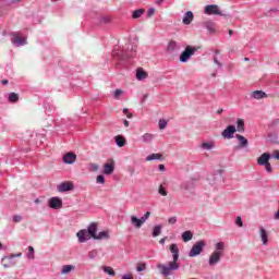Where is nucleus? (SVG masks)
Instances as JSON below:
<instances>
[{
    "label": "nucleus",
    "mask_w": 279,
    "mask_h": 279,
    "mask_svg": "<svg viewBox=\"0 0 279 279\" xmlns=\"http://www.w3.org/2000/svg\"><path fill=\"white\" fill-rule=\"evenodd\" d=\"M10 36L14 47H25V45H27V38L21 36V32H11Z\"/></svg>",
    "instance_id": "nucleus-6"
},
{
    "label": "nucleus",
    "mask_w": 279,
    "mask_h": 279,
    "mask_svg": "<svg viewBox=\"0 0 279 279\" xmlns=\"http://www.w3.org/2000/svg\"><path fill=\"white\" fill-rule=\"evenodd\" d=\"M97 184H106V177L104 174H100L96 178Z\"/></svg>",
    "instance_id": "nucleus-41"
},
{
    "label": "nucleus",
    "mask_w": 279,
    "mask_h": 279,
    "mask_svg": "<svg viewBox=\"0 0 279 279\" xmlns=\"http://www.w3.org/2000/svg\"><path fill=\"white\" fill-rule=\"evenodd\" d=\"M147 161L151 160H163L162 154H150L146 157Z\"/></svg>",
    "instance_id": "nucleus-29"
},
{
    "label": "nucleus",
    "mask_w": 279,
    "mask_h": 279,
    "mask_svg": "<svg viewBox=\"0 0 279 279\" xmlns=\"http://www.w3.org/2000/svg\"><path fill=\"white\" fill-rule=\"evenodd\" d=\"M235 130L241 133L245 132V121L243 119H238Z\"/></svg>",
    "instance_id": "nucleus-23"
},
{
    "label": "nucleus",
    "mask_w": 279,
    "mask_h": 279,
    "mask_svg": "<svg viewBox=\"0 0 279 279\" xmlns=\"http://www.w3.org/2000/svg\"><path fill=\"white\" fill-rule=\"evenodd\" d=\"M136 44L129 43L126 44L121 51H113V58H118V60L128 61L132 60L136 56Z\"/></svg>",
    "instance_id": "nucleus-2"
},
{
    "label": "nucleus",
    "mask_w": 279,
    "mask_h": 279,
    "mask_svg": "<svg viewBox=\"0 0 279 279\" xmlns=\"http://www.w3.org/2000/svg\"><path fill=\"white\" fill-rule=\"evenodd\" d=\"M264 167L266 168L267 173H271V171H274V169L271 168V163H266L264 165Z\"/></svg>",
    "instance_id": "nucleus-51"
},
{
    "label": "nucleus",
    "mask_w": 279,
    "mask_h": 279,
    "mask_svg": "<svg viewBox=\"0 0 279 279\" xmlns=\"http://www.w3.org/2000/svg\"><path fill=\"white\" fill-rule=\"evenodd\" d=\"M110 239V232L108 231H100L99 233H96L94 236L95 241H108Z\"/></svg>",
    "instance_id": "nucleus-15"
},
{
    "label": "nucleus",
    "mask_w": 279,
    "mask_h": 279,
    "mask_svg": "<svg viewBox=\"0 0 279 279\" xmlns=\"http://www.w3.org/2000/svg\"><path fill=\"white\" fill-rule=\"evenodd\" d=\"M77 160V155L75 153H68L63 156V162L65 165H73Z\"/></svg>",
    "instance_id": "nucleus-14"
},
{
    "label": "nucleus",
    "mask_w": 279,
    "mask_h": 279,
    "mask_svg": "<svg viewBox=\"0 0 279 279\" xmlns=\"http://www.w3.org/2000/svg\"><path fill=\"white\" fill-rule=\"evenodd\" d=\"M12 219H13L14 223H21V221H23V216L15 215V216H13Z\"/></svg>",
    "instance_id": "nucleus-45"
},
{
    "label": "nucleus",
    "mask_w": 279,
    "mask_h": 279,
    "mask_svg": "<svg viewBox=\"0 0 279 279\" xmlns=\"http://www.w3.org/2000/svg\"><path fill=\"white\" fill-rule=\"evenodd\" d=\"M269 160H271V154L264 153V154L260 155V157H258L257 165H259V167H263L265 165H269Z\"/></svg>",
    "instance_id": "nucleus-12"
},
{
    "label": "nucleus",
    "mask_w": 279,
    "mask_h": 279,
    "mask_svg": "<svg viewBox=\"0 0 279 279\" xmlns=\"http://www.w3.org/2000/svg\"><path fill=\"white\" fill-rule=\"evenodd\" d=\"M135 77L138 82H143V80H146V77H147V72H145V70H143V68H138L136 70Z\"/></svg>",
    "instance_id": "nucleus-17"
},
{
    "label": "nucleus",
    "mask_w": 279,
    "mask_h": 279,
    "mask_svg": "<svg viewBox=\"0 0 279 279\" xmlns=\"http://www.w3.org/2000/svg\"><path fill=\"white\" fill-rule=\"evenodd\" d=\"M73 189H75L73 182L65 181L58 185L57 191H59V193H66L69 191H73Z\"/></svg>",
    "instance_id": "nucleus-9"
},
{
    "label": "nucleus",
    "mask_w": 279,
    "mask_h": 279,
    "mask_svg": "<svg viewBox=\"0 0 279 279\" xmlns=\"http://www.w3.org/2000/svg\"><path fill=\"white\" fill-rule=\"evenodd\" d=\"M104 173L105 175H112L114 173V163H105Z\"/></svg>",
    "instance_id": "nucleus-19"
},
{
    "label": "nucleus",
    "mask_w": 279,
    "mask_h": 279,
    "mask_svg": "<svg viewBox=\"0 0 279 279\" xmlns=\"http://www.w3.org/2000/svg\"><path fill=\"white\" fill-rule=\"evenodd\" d=\"M147 265L145 264H140L137 267H136V271L141 272V271H145Z\"/></svg>",
    "instance_id": "nucleus-48"
},
{
    "label": "nucleus",
    "mask_w": 279,
    "mask_h": 279,
    "mask_svg": "<svg viewBox=\"0 0 279 279\" xmlns=\"http://www.w3.org/2000/svg\"><path fill=\"white\" fill-rule=\"evenodd\" d=\"M98 225L97 222H90L89 226L86 229L80 230L76 233V236L78 239V243H86V241H90L92 239H95L97 235Z\"/></svg>",
    "instance_id": "nucleus-3"
},
{
    "label": "nucleus",
    "mask_w": 279,
    "mask_h": 279,
    "mask_svg": "<svg viewBox=\"0 0 279 279\" xmlns=\"http://www.w3.org/2000/svg\"><path fill=\"white\" fill-rule=\"evenodd\" d=\"M149 217H151V213L147 211L146 214H144V216H142L140 219H142V223H145Z\"/></svg>",
    "instance_id": "nucleus-43"
},
{
    "label": "nucleus",
    "mask_w": 279,
    "mask_h": 279,
    "mask_svg": "<svg viewBox=\"0 0 279 279\" xmlns=\"http://www.w3.org/2000/svg\"><path fill=\"white\" fill-rule=\"evenodd\" d=\"M131 223L134 228H142L144 222L141 218L131 216Z\"/></svg>",
    "instance_id": "nucleus-21"
},
{
    "label": "nucleus",
    "mask_w": 279,
    "mask_h": 279,
    "mask_svg": "<svg viewBox=\"0 0 279 279\" xmlns=\"http://www.w3.org/2000/svg\"><path fill=\"white\" fill-rule=\"evenodd\" d=\"M182 49V46L175 41V40H170L168 44V52L169 53H174V51H180Z\"/></svg>",
    "instance_id": "nucleus-13"
},
{
    "label": "nucleus",
    "mask_w": 279,
    "mask_h": 279,
    "mask_svg": "<svg viewBox=\"0 0 279 279\" xmlns=\"http://www.w3.org/2000/svg\"><path fill=\"white\" fill-rule=\"evenodd\" d=\"M205 14H208L209 16H228V14L221 12V9H219V5L217 4H207L205 7Z\"/></svg>",
    "instance_id": "nucleus-8"
},
{
    "label": "nucleus",
    "mask_w": 279,
    "mask_h": 279,
    "mask_svg": "<svg viewBox=\"0 0 279 279\" xmlns=\"http://www.w3.org/2000/svg\"><path fill=\"white\" fill-rule=\"evenodd\" d=\"M162 232V226L160 225H157L154 227L153 229V236L156 238V236H160V233Z\"/></svg>",
    "instance_id": "nucleus-33"
},
{
    "label": "nucleus",
    "mask_w": 279,
    "mask_h": 279,
    "mask_svg": "<svg viewBox=\"0 0 279 279\" xmlns=\"http://www.w3.org/2000/svg\"><path fill=\"white\" fill-rule=\"evenodd\" d=\"M9 102L10 104H16V101H19V94L12 92L9 94Z\"/></svg>",
    "instance_id": "nucleus-32"
},
{
    "label": "nucleus",
    "mask_w": 279,
    "mask_h": 279,
    "mask_svg": "<svg viewBox=\"0 0 279 279\" xmlns=\"http://www.w3.org/2000/svg\"><path fill=\"white\" fill-rule=\"evenodd\" d=\"M182 189H184V191H193V189H195V181L191 180V181L183 183Z\"/></svg>",
    "instance_id": "nucleus-24"
},
{
    "label": "nucleus",
    "mask_w": 279,
    "mask_h": 279,
    "mask_svg": "<svg viewBox=\"0 0 279 279\" xmlns=\"http://www.w3.org/2000/svg\"><path fill=\"white\" fill-rule=\"evenodd\" d=\"M272 158H275L276 160H279V151L278 150L275 151Z\"/></svg>",
    "instance_id": "nucleus-58"
},
{
    "label": "nucleus",
    "mask_w": 279,
    "mask_h": 279,
    "mask_svg": "<svg viewBox=\"0 0 279 279\" xmlns=\"http://www.w3.org/2000/svg\"><path fill=\"white\" fill-rule=\"evenodd\" d=\"M122 279H134V278H132V276H130L129 274H126V275H123Z\"/></svg>",
    "instance_id": "nucleus-59"
},
{
    "label": "nucleus",
    "mask_w": 279,
    "mask_h": 279,
    "mask_svg": "<svg viewBox=\"0 0 279 279\" xmlns=\"http://www.w3.org/2000/svg\"><path fill=\"white\" fill-rule=\"evenodd\" d=\"M235 226L238 228H243V218H241V216H238L235 219Z\"/></svg>",
    "instance_id": "nucleus-44"
},
{
    "label": "nucleus",
    "mask_w": 279,
    "mask_h": 279,
    "mask_svg": "<svg viewBox=\"0 0 279 279\" xmlns=\"http://www.w3.org/2000/svg\"><path fill=\"white\" fill-rule=\"evenodd\" d=\"M116 145H118L119 147H125V137H123V135H117Z\"/></svg>",
    "instance_id": "nucleus-30"
},
{
    "label": "nucleus",
    "mask_w": 279,
    "mask_h": 279,
    "mask_svg": "<svg viewBox=\"0 0 279 279\" xmlns=\"http://www.w3.org/2000/svg\"><path fill=\"white\" fill-rule=\"evenodd\" d=\"M236 132V126L234 125H228L223 131H222V136L223 138H234V133Z\"/></svg>",
    "instance_id": "nucleus-11"
},
{
    "label": "nucleus",
    "mask_w": 279,
    "mask_h": 279,
    "mask_svg": "<svg viewBox=\"0 0 279 279\" xmlns=\"http://www.w3.org/2000/svg\"><path fill=\"white\" fill-rule=\"evenodd\" d=\"M202 148L210 151V149H215V143L213 142L203 143Z\"/></svg>",
    "instance_id": "nucleus-36"
},
{
    "label": "nucleus",
    "mask_w": 279,
    "mask_h": 279,
    "mask_svg": "<svg viewBox=\"0 0 279 279\" xmlns=\"http://www.w3.org/2000/svg\"><path fill=\"white\" fill-rule=\"evenodd\" d=\"M99 23L102 25H108V23H110V19L108 16H101L99 17Z\"/></svg>",
    "instance_id": "nucleus-42"
},
{
    "label": "nucleus",
    "mask_w": 279,
    "mask_h": 279,
    "mask_svg": "<svg viewBox=\"0 0 279 279\" xmlns=\"http://www.w3.org/2000/svg\"><path fill=\"white\" fill-rule=\"evenodd\" d=\"M169 121L165 120V119H160L159 120V130H165V128H167Z\"/></svg>",
    "instance_id": "nucleus-38"
},
{
    "label": "nucleus",
    "mask_w": 279,
    "mask_h": 279,
    "mask_svg": "<svg viewBox=\"0 0 279 279\" xmlns=\"http://www.w3.org/2000/svg\"><path fill=\"white\" fill-rule=\"evenodd\" d=\"M196 51H197V47L186 46L179 57V62H181L182 64H186V62H189L191 58L195 56Z\"/></svg>",
    "instance_id": "nucleus-5"
},
{
    "label": "nucleus",
    "mask_w": 279,
    "mask_h": 279,
    "mask_svg": "<svg viewBox=\"0 0 279 279\" xmlns=\"http://www.w3.org/2000/svg\"><path fill=\"white\" fill-rule=\"evenodd\" d=\"M279 124V119H275L274 121H271L269 124H268V128H276V125Z\"/></svg>",
    "instance_id": "nucleus-49"
},
{
    "label": "nucleus",
    "mask_w": 279,
    "mask_h": 279,
    "mask_svg": "<svg viewBox=\"0 0 279 279\" xmlns=\"http://www.w3.org/2000/svg\"><path fill=\"white\" fill-rule=\"evenodd\" d=\"M155 13H156V9L151 8L148 10L147 16H154Z\"/></svg>",
    "instance_id": "nucleus-54"
},
{
    "label": "nucleus",
    "mask_w": 279,
    "mask_h": 279,
    "mask_svg": "<svg viewBox=\"0 0 279 279\" xmlns=\"http://www.w3.org/2000/svg\"><path fill=\"white\" fill-rule=\"evenodd\" d=\"M49 208H52L53 210H58L60 208H62V198L60 197H51L49 199Z\"/></svg>",
    "instance_id": "nucleus-10"
},
{
    "label": "nucleus",
    "mask_w": 279,
    "mask_h": 279,
    "mask_svg": "<svg viewBox=\"0 0 279 279\" xmlns=\"http://www.w3.org/2000/svg\"><path fill=\"white\" fill-rule=\"evenodd\" d=\"M214 62H215V64H217L218 66H221V62H219V59H217V57H214Z\"/></svg>",
    "instance_id": "nucleus-57"
},
{
    "label": "nucleus",
    "mask_w": 279,
    "mask_h": 279,
    "mask_svg": "<svg viewBox=\"0 0 279 279\" xmlns=\"http://www.w3.org/2000/svg\"><path fill=\"white\" fill-rule=\"evenodd\" d=\"M162 1H165V0H156V4L160 5L162 3Z\"/></svg>",
    "instance_id": "nucleus-63"
},
{
    "label": "nucleus",
    "mask_w": 279,
    "mask_h": 279,
    "mask_svg": "<svg viewBox=\"0 0 279 279\" xmlns=\"http://www.w3.org/2000/svg\"><path fill=\"white\" fill-rule=\"evenodd\" d=\"M193 19H195V15L192 11L185 12L182 21L183 25H191V23H193Z\"/></svg>",
    "instance_id": "nucleus-16"
},
{
    "label": "nucleus",
    "mask_w": 279,
    "mask_h": 279,
    "mask_svg": "<svg viewBox=\"0 0 279 279\" xmlns=\"http://www.w3.org/2000/svg\"><path fill=\"white\" fill-rule=\"evenodd\" d=\"M204 247H206V242L204 240L197 241L189 252L190 258H195V256H199V254L204 252Z\"/></svg>",
    "instance_id": "nucleus-7"
},
{
    "label": "nucleus",
    "mask_w": 279,
    "mask_h": 279,
    "mask_svg": "<svg viewBox=\"0 0 279 279\" xmlns=\"http://www.w3.org/2000/svg\"><path fill=\"white\" fill-rule=\"evenodd\" d=\"M223 250H226V245L223 244V242L216 243V250L209 256L208 263L210 267H215V265L221 262V256H223Z\"/></svg>",
    "instance_id": "nucleus-4"
},
{
    "label": "nucleus",
    "mask_w": 279,
    "mask_h": 279,
    "mask_svg": "<svg viewBox=\"0 0 279 279\" xmlns=\"http://www.w3.org/2000/svg\"><path fill=\"white\" fill-rule=\"evenodd\" d=\"M168 223H170V226H175V223H178V218L177 217L169 218Z\"/></svg>",
    "instance_id": "nucleus-47"
},
{
    "label": "nucleus",
    "mask_w": 279,
    "mask_h": 279,
    "mask_svg": "<svg viewBox=\"0 0 279 279\" xmlns=\"http://www.w3.org/2000/svg\"><path fill=\"white\" fill-rule=\"evenodd\" d=\"M4 5H14L15 3H21V0H3Z\"/></svg>",
    "instance_id": "nucleus-40"
},
{
    "label": "nucleus",
    "mask_w": 279,
    "mask_h": 279,
    "mask_svg": "<svg viewBox=\"0 0 279 279\" xmlns=\"http://www.w3.org/2000/svg\"><path fill=\"white\" fill-rule=\"evenodd\" d=\"M268 142H269L271 145H279L278 134H276V133H269V134H268Z\"/></svg>",
    "instance_id": "nucleus-25"
},
{
    "label": "nucleus",
    "mask_w": 279,
    "mask_h": 279,
    "mask_svg": "<svg viewBox=\"0 0 279 279\" xmlns=\"http://www.w3.org/2000/svg\"><path fill=\"white\" fill-rule=\"evenodd\" d=\"M170 252L172 254V260L169 262L168 265L158 266L165 278L171 276V271H178V269H180V264H178V260H180V248H178V244H171Z\"/></svg>",
    "instance_id": "nucleus-1"
},
{
    "label": "nucleus",
    "mask_w": 279,
    "mask_h": 279,
    "mask_svg": "<svg viewBox=\"0 0 279 279\" xmlns=\"http://www.w3.org/2000/svg\"><path fill=\"white\" fill-rule=\"evenodd\" d=\"M88 257L90 258V260H95V258H97V253L89 252Z\"/></svg>",
    "instance_id": "nucleus-53"
},
{
    "label": "nucleus",
    "mask_w": 279,
    "mask_h": 279,
    "mask_svg": "<svg viewBox=\"0 0 279 279\" xmlns=\"http://www.w3.org/2000/svg\"><path fill=\"white\" fill-rule=\"evenodd\" d=\"M251 97L253 99H265V97H267V94L263 90H255L251 94Z\"/></svg>",
    "instance_id": "nucleus-22"
},
{
    "label": "nucleus",
    "mask_w": 279,
    "mask_h": 279,
    "mask_svg": "<svg viewBox=\"0 0 279 279\" xmlns=\"http://www.w3.org/2000/svg\"><path fill=\"white\" fill-rule=\"evenodd\" d=\"M158 169H159V171H161V172L167 171V168H166L165 165H162V163L158 166Z\"/></svg>",
    "instance_id": "nucleus-56"
},
{
    "label": "nucleus",
    "mask_w": 279,
    "mask_h": 279,
    "mask_svg": "<svg viewBox=\"0 0 279 279\" xmlns=\"http://www.w3.org/2000/svg\"><path fill=\"white\" fill-rule=\"evenodd\" d=\"M88 171H92V172L99 171V165H97V163H89Z\"/></svg>",
    "instance_id": "nucleus-39"
},
{
    "label": "nucleus",
    "mask_w": 279,
    "mask_h": 279,
    "mask_svg": "<svg viewBox=\"0 0 279 279\" xmlns=\"http://www.w3.org/2000/svg\"><path fill=\"white\" fill-rule=\"evenodd\" d=\"M8 84H9V81H8V80H3V81H2V85H3V86H8Z\"/></svg>",
    "instance_id": "nucleus-62"
},
{
    "label": "nucleus",
    "mask_w": 279,
    "mask_h": 279,
    "mask_svg": "<svg viewBox=\"0 0 279 279\" xmlns=\"http://www.w3.org/2000/svg\"><path fill=\"white\" fill-rule=\"evenodd\" d=\"M260 239H262V243L263 245H267V243H269V235L267 234V230H265V228L260 227Z\"/></svg>",
    "instance_id": "nucleus-20"
},
{
    "label": "nucleus",
    "mask_w": 279,
    "mask_h": 279,
    "mask_svg": "<svg viewBox=\"0 0 279 279\" xmlns=\"http://www.w3.org/2000/svg\"><path fill=\"white\" fill-rule=\"evenodd\" d=\"M165 184H160L159 189H158V193L159 195H161L162 197H167V195H169V193L167 192V189L165 187Z\"/></svg>",
    "instance_id": "nucleus-35"
},
{
    "label": "nucleus",
    "mask_w": 279,
    "mask_h": 279,
    "mask_svg": "<svg viewBox=\"0 0 279 279\" xmlns=\"http://www.w3.org/2000/svg\"><path fill=\"white\" fill-rule=\"evenodd\" d=\"M102 269L105 274H108V276H117V272H114V269L110 266H105Z\"/></svg>",
    "instance_id": "nucleus-37"
},
{
    "label": "nucleus",
    "mask_w": 279,
    "mask_h": 279,
    "mask_svg": "<svg viewBox=\"0 0 279 279\" xmlns=\"http://www.w3.org/2000/svg\"><path fill=\"white\" fill-rule=\"evenodd\" d=\"M143 14H145V10L144 9H137L133 12L132 17L133 19H141L143 16Z\"/></svg>",
    "instance_id": "nucleus-34"
},
{
    "label": "nucleus",
    "mask_w": 279,
    "mask_h": 279,
    "mask_svg": "<svg viewBox=\"0 0 279 279\" xmlns=\"http://www.w3.org/2000/svg\"><path fill=\"white\" fill-rule=\"evenodd\" d=\"M123 114H126L128 119H132V113H130V109L124 108L123 109Z\"/></svg>",
    "instance_id": "nucleus-52"
},
{
    "label": "nucleus",
    "mask_w": 279,
    "mask_h": 279,
    "mask_svg": "<svg viewBox=\"0 0 279 279\" xmlns=\"http://www.w3.org/2000/svg\"><path fill=\"white\" fill-rule=\"evenodd\" d=\"M147 97H149V95L144 94L142 99H141V104H144L145 101H147Z\"/></svg>",
    "instance_id": "nucleus-55"
},
{
    "label": "nucleus",
    "mask_w": 279,
    "mask_h": 279,
    "mask_svg": "<svg viewBox=\"0 0 279 279\" xmlns=\"http://www.w3.org/2000/svg\"><path fill=\"white\" fill-rule=\"evenodd\" d=\"M28 258H34V246H28Z\"/></svg>",
    "instance_id": "nucleus-50"
},
{
    "label": "nucleus",
    "mask_w": 279,
    "mask_h": 279,
    "mask_svg": "<svg viewBox=\"0 0 279 279\" xmlns=\"http://www.w3.org/2000/svg\"><path fill=\"white\" fill-rule=\"evenodd\" d=\"M165 241H167V238L160 239V241H159L160 245H165Z\"/></svg>",
    "instance_id": "nucleus-60"
},
{
    "label": "nucleus",
    "mask_w": 279,
    "mask_h": 279,
    "mask_svg": "<svg viewBox=\"0 0 279 279\" xmlns=\"http://www.w3.org/2000/svg\"><path fill=\"white\" fill-rule=\"evenodd\" d=\"M204 27L209 32V34H215V23L214 22H204Z\"/></svg>",
    "instance_id": "nucleus-27"
},
{
    "label": "nucleus",
    "mask_w": 279,
    "mask_h": 279,
    "mask_svg": "<svg viewBox=\"0 0 279 279\" xmlns=\"http://www.w3.org/2000/svg\"><path fill=\"white\" fill-rule=\"evenodd\" d=\"M182 240L184 241V243H189V241L193 240V232L192 231H185L182 233Z\"/></svg>",
    "instance_id": "nucleus-26"
},
{
    "label": "nucleus",
    "mask_w": 279,
    "mask_h": 279,
    "mask_svg": "<svg viewBox=\"0 0 279 279\" xmlns=\"http://www.w3.org/2000/svg\"><path fill=\"white\" fill-rule=\"evenodd\" d=\"M121 95H123V90H121V89H116L113 92L114 99H119V97H121Z\"/></svg>",
    "instance_id": "nucleus-46"
},
{
    "label": "nucleus",
    "mask_w": 279,
    "mask_h": 279,
    "mask_svg": "<svg viewBox=\"0 0 279 279\" xmlns=\"http://www.w3.org/2000/svg\"><path fill=\"white\" fill-rule=\"evenodd\" d=\"M235 138H238V141H239L240 147L245 148L250 145V142L247 141V138H245V136H243L241 134H235Z\"/></svg>",
    "instance_id": "nucleus-18"
},
{
    "label": "nucleus",
    "mask_w": 279,
    "mask_h": 279,
    "mask_svg": "<svg viewBox=\"0 0 279 279\" xmlns=\"http://www.w3.org/2000/svg\"><path fill=\"white\" fill-rule=\"evenodd\" d=\"M123 123H124L125 128H130V121L124 120Z\"/></svg>",
    "instance_id": "nucleus-61"
},
{
    "label": "nucleus",
    "mask_w": 279,
    "mask_h": 279,
    "mask_svg": "<svg viewBox=\"0 0 279 279\" xmlns=\"http://www.w3.org/2000/svg\"><path fill=\"white\" fill-rule=\"evenodd\" d=\"M73 269H75V266L73 265H64L61 269V274L62 275H66V274H71V271H73Z\"/></svg>",
    "instance_id": "nucleus-31"
},
{
    "label": "nucleus",
    "mask_w": 279,
    "mask_h": 279,
    "mask_svg": "<svg viewBox=\"0 0 279 279\" xmlns=\"http://www.w3.org/2000/svg\"><path fill=\"white\" fill-rule=\"evenodd\" d=\"M141 141L143 143H151L154 141V134L151 133H146L144 135L141 136Z\"/></svg>",
    "instance_id": "nucleus-28"
},
{
    "label": "nucleus",
    "mask_w": 279,
    "mask_h": 279,
    "mask_svg": "<svg viewBox=\"0 0 279 279\" xmlns=\"http://www.w3.org/2000/svg\"><path fill=\"white\" fill-rule=\"evenodd\" d=\"M223 112V109H219L218 111H217V114H221Z\"/></svg>",
    "instance_id": "nucleus-64"
}]
</instances>
